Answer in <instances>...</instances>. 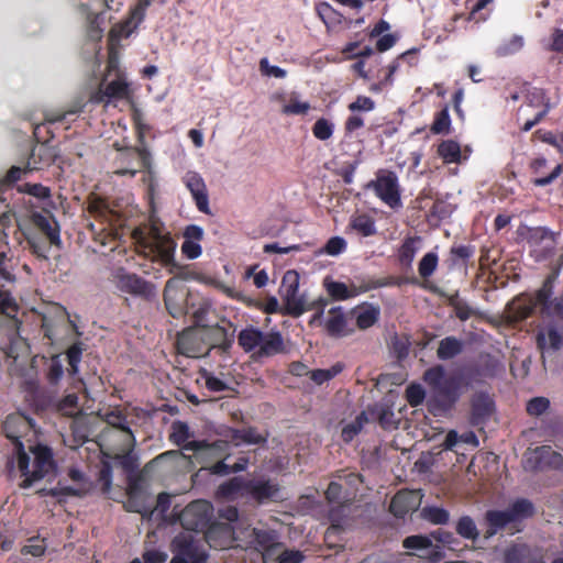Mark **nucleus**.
Returning <instances> with one entry per match:
<instances>
[{"label":"nucleus","instance_id":"obj_12","mask_svg":"<svg viewBox=\"0 0 563 563\" xmlns=\"http://www.w3.org/2000/svg\"><path fill=\"white\" fill-rule=\"evenodd\" d=\"M87 211L95 220L87 224V233L92 240V244L88 249L98 253V247L106 245V199L93 194L90 195Z\"/></svg>","mask_w":563,"mask_h":563},{"label":"nucleus","instance_id":"obj_55","mask_svg":"<svg viewBox=\"0 0 563 563\" xmlns=\"http://www.w3.org/2000/svg\"><path fill=\"white\" fill-rule=\"evenodd\" d=\"M299 280H300V276H299L298 272H296L294 269L287 271L284 274L283 279H282V285H280L282 295L285 292L298 291L299 290Z\"/></svg>","mask_w":563,"mask_h":563},{"label":"nucleus","instance_id":"obj_25","mask_svg":"<svg viewBox=\"0 0 563 563\" xmlns=\"http://www.w3.org/2000/svg\"><path fill=\"white\" fill-rule=\"evenodd\" d=\"M279 492V486L269 479H249L246 481V494L257 503L274 499Z\"/></svg>","mask_w":563,"mask_h":563},{"label":"nucleus","instance_id":"obj_61","mask_svg":"<svg viewBox=\"0 0 563 563\" xmlns=\"http://www.w3.org/2000/svg\"><path fill=\"white\" fill-rule=\"evenodd\" d=\"M346 250V241L341 236H332L323 247V252L331 256H336Z\"/></svg>","mask_w":563,"mask_h":563},{"label":"nucleus","instance_id":"obj_38","mask_svg":"<svg viewBox=\"0 0 563 563\" xmlns=\"http://www.w3.org/2000/svg\"><path fill=\"white\" fill-rule=\"evenodd\" d=\"M349 227L362 236H372L376 234L375 220L366 213L352 217Z\"/></svg>","mask_w":563,"mask_h":563},{"label":"nucleus","instance_id":"obj_35","mask_svg":"<svg viewBox=\"0 0 563 563\" xmlns=\"http://www.w3.org/2000/svg\"><path fill=\"white\" fill-rule=\"evenodd\" d=\"M242 492L246 493V481L242 477L235 476L222 483L218 487L217 496L228 500H233Z\"/></svg>","mask_w":563,"mask_h":563},{"label":"nucleus","instance_id":"obj_51","mask_svg":"<svg viewBox=\"0 0 563 563\" xmlns=\"http://www.w3.org/2000/svg\"><path fill=\"white\" fill-rule=\"evenodd\" d=\"M200 377L205 380L207 389L212 393H221L230 389L229 385L224 380L214 376L211 372L205 368L200 371Z\"/></svg>","mask_w":563,"mask_h":563},{"label":"nucleus","instance_id":"obj_27","mask_svg":"<svg viewBox=\"0 0 563 563\" xmlns=\"http://www.w3.org/2000/svg\"><path fill=\"white\" fill-rule=\"evenodd\" d=\"M324 329L330 336L334 338L346 336L353 332V329L347 327V319L341 307H334L329 310Z\"/></svg>","mask_w":563,"mask_h":563},{"label":"nucleus","instance_id":"obj_43","mask_svg":"<svg viewBox=\"0 0 563 563\" xmlns=\"http://www.w3.org/2000/svg\"><path fill=\"white\" fill-rule=\"evenodd\" d=\"M128 501L126 508L129 511L141 514L142 516H150L153 508L147 505V494H126Z\"/></svg>","mask_w":563,"mask_h":563},{"label":"nucleus","instance_id":"obj_37","mask_svg":"<svg viewBox=\"0 0 563 563\" xmlns=\"http://www.w3.org/2000/svg\"><path fill=\"white\" fill-rule=\"evenodd\" d=\"M455 531L463 539L471 540L473 542H476L479 538V531L475 520L467 515L459 518L455 525Z\"/></svg>","mask_w":563,"mask_h":563},{"label":"nucleus","instance_id":"obj_52","mask_svg":"<svg viewBox=\"0 0 563 563\" xmlns=\"http://www.w3.org/2000/svg\"><path fill=\"white\" fill-rule=\"evenodd\" d=\"M523 37L520 35L511 36L507 42L497 47V55L506 57L518 53L523 47Z\"/></svg>","mask_w":563,"mask_h":563},{"label":"nucleus","instance_id":"obj_17","mask_svg":"<svg viewBox=\"0 0 563 563\" xmlns=\"http://www.w3.org/2000/svg\"><path fill=\"white\" fill-rule=\"evenodd\" d=\"M114 100H123L130 103L133 109V120L137 122L140 111L134 104V90L126 78L125 71H119L114 79L108 81V104Z\"/></svg>","mask_w":563,"mask_h":563},{"label":"nucleus","instance_id":"obj_31","mask_svg":"<svg viewBox=\"0 0 563 563\" xmlns=\"http://www.w3.org/2000/svg\"><path fill=\"white\" fill-rule=\"evenodd\" d=\"M31 219L34 227L47 238L49 244L60 245L59 227L56 221L38 212L33 213Z\"/></svg>","mask_w":563,"mask_h":563},{"label":"nucleus","instance_id":"obj_53","mask_svg":"<svg viewBox=\"0 0 563 563\" xmlns=\"http://www.w3.org/2000/svg\"><path fill=\"white\" fill-rule=\"evenodd\" d=\"M212 338L214 342V346L228 351L233 343V334H229L227 329L223 327H214L212 329Z\"/></svg>","mask_w":563,"mask_h":563},{"label":"nucleus","instance_id":"obj_48","mask_svg":"<svg viewBox=\"0 0 563 563\" xmlns=\"http://www.w3.org/2000/svg\"><path fill=\"white\" fill-rule=\"evenodd\" d=\"M527 106L537 108L538 111L547 108L548 113L550 110V103L545 96V91L541 88L530 89L527 93Z\"/></svg>","mask_w":563,"mask_h":563},{"label":"nucleus","instance_id":"obj_2","mask_svg":"<svg viewBox=\"0 0 563 563\" xmlns=\"http://www.w3.org/2000/svg\"><path fill=\"white\" fill-rule=\"evenodd\" d=\"M423 380L430 388L427 408L433 416L450 411L461 396L463 379L459 375L446 376L442 365H434L423 373Z\"/></svg>","mask_w":563,"mask_h":563},{"label":"nucleus","instance_id":"obj_39","mask_svg":"<svg viewBox=\"0 0 563 563\" xmlns=\"http://www.w3.org/2000/svg\"><path fill=\"white\" fill-rule=\"evenodd\" d=\"M179 285H180V280L179 278L177 277H172L169 278L166 284H165V287H164V291H163V299H164V303L167 308V310L169 311V313L173 316V317H177L178 314L181 313V309L180 308H173V302L174 300L176 299L177 297V292L179 290Z\"/></svg>","mask_w":563,"mask_h":563},{"label":"nucleus","instance_id":"obj_20","mask_svg":"<svg viewBox=\"0 0 563 563\" xmlns=\"http://www.w3.org/2000/svg\"><path fill=\"white\" fill-rule=\"evenodd\" d=\"M59 163H63L59 151L47 143H41L32 148L27 159V168L30 170H41Z\"/></svg>","mask_w":563,"mask_h":563},{"label":"nucleus","instance_id":"obj_63","mask_svg":"<svg viewBox=\"0 0 563 563\" xmlns=\"http://www.w3.org/2000/svg\"><path fill=\"white\" fill-rule=\"evenodd\" d=\"M351 112H369L375 109V101L366 96H357L356 99L347 106Z\"/></svg>","mask_w":563,"mask_h":563},{"label":"nucleus","instance_id":"obj_23","mask_svg":"<svg viewBox=\"0 0 563 563\" xmlns=\"http://www.w3.org/2000/svg\"><path fill=\"white\" fill-rule=\"evenodd\" d=\"M402 545L406 549L424 551L420 556L430 563H440L444 559L443 550L439 545H433L430 536H409L404 540Z\"/></svg>","mask_w":563,"mask_h":563},{"label":"nucleus","instance_id":"obj_47","mask_svg":"<svg viewBox=\"0 0 563 563\" xmlns=\"http://www.w3.org/2000/svg\"><path fill=\"white\" fill-rule=\"evenodd\" d=\"M367 418L364 412H361L355 420L347 423L342 428L341 437L345 443H350L362 431Z\"/></svg>","mask_w":563,"mask_h":563},{"label":"nucleus","instance_id":"obj_18","mask_svg":"<svg viewBox=\"0 0 563 563\" xmlns=\"http://www.w3.org/2000/svg\"><path fill=\"white\" fill-rule=\"evenodd\" d=\"M563 466V456L549 445L536 448L526 459V467L537 471Z\"/></svg>","mask_w":563,"mask_h":563},{"label":"nucleus","instance_id":"obj_9","mask_svg":"<svg viewBox=\"0 0 563 563\" xmlns=\"http://www.w3.org/2000/svg\"><path fill=\"white\" fill-rule=\"evenodd\" d=\"M170 441L177 445H183L185 450L192 451L196 454H210L216 456H222L229 448L228 442L218 440L209 443L206 440H194L189 441L190 437L189 428L185 422L176 421L172 427Z\"/></svg>","mask_w":563,"mask_h":563},{"label":"nucleus","instance_id":"obj_36","mask_svg":"<svg viewBox=\"0 0 563 563\" xmlns=\"http://www.w3.org/2000/svg\"><path fill=\"white\" fill-rule=\"evenodd\" d=\"M463 343L455 336H446L442 339L439 343L437 350L438 358L442 361L451 360L462 353Z\"/></svg>","mask_w":563,"mask_h":563},{"label":"nucleus","instance_id":"obj_14","mask_svg":"<svg viewBox=\"0 0 563 563\" xmlns=\"http://www.w3.org/2000/svg\"><path fill=\"white\" fill-rule=\"evenodd\" d=\"M128 21H130V12L122 21L113 24L108 32V77L111 76L112 73L118 74L122 71L119 68V42L122 38H128L142 23L133 20L125 26V22Z\"/></svg>","mask_w":563,"mask_h":563},{"label":"nucleus","instance_id":"obj_16","mask_svg":"<svg viewBox=\"0 0 563 563\" xmlns=\"http://www.w3.org/2000/svg\"><path fill=\"white\" fill-rule=\"evenodd\" d=\"M284 303H285V314H289L291 317H299L303 312L308 310L316 309L317 313L312 317L311 322H314L317 319H320L323 314V309L328 305V300L324 298H320L311 303H307V300L303 295L298 291L285 292L282 295Z\"/></svg>","mask_w":563,"mask_h":563},{"label":"nucleus","instance_id":"obj_56","mask_svg":"<svg viewBox=\"0 0 563 563\" xmlns=\"http://www.w3.org/2000/svg\"><path fill=\"white\" fill-rule=\"evenodd\" d=\"M58 410L62 415L73 417L78 411V396L69 394L58 402Z\"/></svg>","mask_w":563,"mask_h":563},{"label":"nucleus","instance_id":"obj_57","mask_svg":"<svg viewBox=\"0 0 563 563\" xmlns=\"http://www.w3.org/2000/svg\"><path fill=\"white\" fill-rule=\"evenodd\" d=\"M474 247L471 245L452 246L450 250V260L453 264L462 261L464 264L473 256Z\"/></svg>","mask_w":563,"mask_h":563},{"label":"nucleus","instance_id":"obj_41","mask_svg":"<svg viewBox=\"0 0 563 563\" xmlns=\"http://www.w3.org/2000/svg\"><path fill=\"white\" fill-rule=\"evenodd\" d=\"M419 240V236H408L404 240L398 251V261L402 266H411L417 252L416 243Z\"/></svg>","mask_w":563,"mask_h":563},{"label":"nucleus","instance_id":"obj_40","mask_svg":"<svg viewBox=\"0 0 563 563\" xmlns=\"http://www.w3.org/2000/svg\"><path fill=\"white\" fill-rule=\"evenodd\" d=\"M438 154L446 164L460 163L461 146L454 140H445L439 144Z\"/></svg>","mask_w":563,"mask_h":563},{"label":"nucleus","instance_id":"obj_15","mask_svg":"<svg viewBox=\"0 0 563 563\" xmlns=\"http://www.w3.org/2000/svg\"><path fill=\"white\" fill-rule=\"evenodd\" d=\"M113 280L120 291L133 297L148 300L155 296V286L151 282L122 267L115 271Z\"/></svg>","mask_w":563,"mask_h":563},{"label":"nucleus","instance_id":"obj_32","mask_svg":"<svg viewBox=\"0 0 563 563\" xmlns=\"http://www.w3.org/2000/svg\"><path fill=\"white\" fill-rule=\"evenodd\" d=\"M537 307L539 306L532 299V295H520L515 298L510 305L514 319L517 321H522L531 317Z\"/></svg>","mask_w":563,"mask_h":563},{"label":"nucleus","instance_id":"obj_8","mask_svg":"<svg viewBox=\"0 0 563 563\" xmlns=\"http://www.w3.org/2000/svg\"><path fill=\"white\" fill-rule=\"evenodd\" d=\"M32 429V420L22 413L9 415L2 423L4 435L12 441L13 454L16 459L19 471H27L30 461L29 454L24 450L22 438H24Z\"/></svg>","mask_w":563,"mask_h":563},{"label":"nucleus","instance_id":"obj_44","mask_svg":"<svg viewBox=\"0 0 563 563\" xmlns=\"http://www.w3.org/2000/svg\"><path fill=\"white\" fill-rule=\"evenodd\" d=\"M421 517L433 525H445L450 520V512L443 507L427 506L422 508Z\"/></svg>","mask_w":563,"mask_h":563},{"label":"nucleus","instance_id":"obj_4","mask_svg":"<svg viewBox=\"0 0 563 563\" xmlns=\"http://www.w3.org/2000/svg\"><path fill=\"white\" fill-rule=\"evenodd\" d=\"M536 514L534 505L527 498H517L506 509H489L484 515V539L489 540L497 533L509 529L510 534L520 532L518 527L523 520Z\"/></svg>","mask_w":563,"mask_h":563},{"label":"nucleus","instance_id":"obj_21","mask_svg":"<svg viewBox=\"0 0 563 563\" xmlns=\"http://www.w3.org/2000/svg\"><path fill=\"white\" fill-rule=\"evenodd\" d=\"M504 563H545L540 548H531L526 543H515L504 553Z\"/></svg>","mask_w":563,"mask_h":563},{"label":"nucleus","instance_id":"obj_5","mask_svg":"<svg viewBox=\"0 0 563 563\" xmlns=\"http://www.w3.org/2000/svg\"><path fill=\"white\" fill-rule=\"evenodd\" d=\"M131 420L126 409L114 408L108 411V439L112 438L110 428L121 431L122 448L121 453L111 454L108 452V461L114 460L129 475L139 470V457L134 453L135 438L130 428Z\"/></svg>","mask_w":563,"mask_h":563},{"label":"nucleus","instance_id":"obj_64","mask_svg":"<svg viewBox=\"0 0 563 563\" xmlns=\"http://www.w3.org/2000/svg\"><path fill=\"white\" fill-rule=\"evenodd\" d=\"M22 192L29 194L33 197H36L38 199H47L51 197V190L48 187L43 186L42 184H24L22 189Z\"/></svg>","mask_w":563,"mask_h":563},{"label":"nucleus","instance_id":"obj_54","mask_svg":"<svg viewBox=\"0 0 563 563\" xmlns=\"http://www.w3.org/2000/svg\"><path fill=\"white\" fill-rule=\"evenodd\" d=\"M426 398V391L419 384H411L406 388V399L411 407L422 405Z\"/></svg>","mask_w":563,"mask_h":563},{"label":"nucleus","instance_id":"obj_7","mask_svg":"<svg viewBox=\"0 0 563 563\" xmlns=\"http://www.w3.org/2000/svg\"><path fill=\"white\" fill-rule=\"evenodd\" d=\"M235 540L242 541L246 549L261 553L264 563L273 561L283 545L277 531L269 528L249 527L240 531Z\"/></svg>","mask_w":563,"mask_h":563},{"label":"nucleus","instance_id":"obj_33","mask_svg":"<svg viewBox=\"0 0 563 563\" xmlns=\"http://www.w3.org/2000/svg\"><path fill=\"white\" fill-rule=\"evenodd\" d=\"M262 340L263 331L253 325L241 330L238 335V343L246 353H255L260 349Z\"/></svg>","mask_w":563,"mask_h":563},{"label":"nucleus","instance_id":"obj_29","mask_svg":"<svg viewBox=\"0 0 563 563\" xmlns=\"http://www.w3.org/2000/svg\"><path fill=\"white\" fill-rule=\"evenodd\" d=\"M229 438L235 445L245 444H265L268 439V432L260 433L255 427H246L242 429H229Z\"/></svg>","mask_w":563,"mask_h":563},{"label":"nucleus","instance_id":"obj_13","mask_svg":"<svg viewBox=\"0 0 563 563\" xmlns=\"http://www.w3.org/2000/svg\"><path fill=\"white\" fill-rule=\"evenodd\" d=\"M34 454L33 470L20 471L23 481L20 483L21 488H30L35 482L42 479L55 470V462L53 459V451L51 448L37 444L32 450Z\"/></svg>","mask_w":563,"mask_h":563},{"label":"nucleus","instance_id":"obj_24","mask_svg":"<svg viewBox=\"0 0 563 563\" xmlns=\"http://www.w3.org/2000/svg\"><path fill=\"white\" fill-rule=\"evenodd\" d=\"M421 497L415 490L402 489L396 493L389 504V511L397 518H405L418 509Z\"/></svg>","mask_w":563,"mask_h":563},{"label":"nucleus","instance_id":"obj_34","mask_svg":"<svg viewBox=\"0 0 563 563\" xmlns=\"http://www.w3.org/2000/svg\"><path fill=\"white\" fill-rule=\"evenodd\" d=\"M537 346L540 351L545 350L558 351L562 345V336L555 328H548L545 331L541 330L536 336Z\"/></svg>","mask_w":563,"mask_h":563},{"label":"nucleus","instance_id":"obj_45","mask_svg":"<svg viewBox=\"0 0 563 563\" xmlns=\"http://www.w3.org/2000/svg\"><path fill=\"white\" fill-rule=\"evenodd\" d=\"M451 130V118L449 113V106L445 104L443 109L434 114L431 125V131L434 134H449Z\"/></svg>","mask_w":563,"mask_h":563},{"label":"nucleus","instance_id":"obj_60","mask_svg":"<svg viewBox=\"0 0 563 563\" xmlns=\"http://www.w3.org/2000/svg\"><path fill=\"white\" fill-rule=\"evenodd\" d=\"M305 555L299 550H284L277 552L275 559L277 563H302Z\"/></svg>","mask_w":563,"mask_h":563},{"label":"nucleus","instance_id":"obj_10","mask_svg":"<svg viewBox=\"0 0 563 563\" xmlns=\"http://www.w3.org/2000/svg\"><path fill=\"white\" fill-rule=\"evenodd\" d=\"M213 508L207 500H195L188 504L179 516L181 526L189 531H203L208 529L206 537L211 540L214 527L210 526Z\"/></svg>","mask_w":563,"mask_h":563},{"label":"nucleus","instance_id":"obj_59","mask_svg":"<svg viewBox=\"0 0 563 563\" xmlns=\"http://www.w3.org/2000/svg\"><path fill=\"white\" fill-rule=\"evenodd\" d=\"M153 0H137V2L130 9V21L125 22V26L131 21L143 22L145 19L146 10Z\"/></svg>","mask_w":563,"mask_h":563},{"label":"nucleus","instance_id":"obj_50","mask_svg":"<svg viewBox=\"0 0 563 563\" xmlns=\"http://www.w3.org/2000/svg\"><path fill=\"white\" fill-rule=\"evenodd\" d=\"M324 286L328 294L334 300H346L353 296V294L349 290L347 286L341 282H328L324 280Z\"/></svg>","mask_w":563,"mask_h":563},{"label":"nucleus","instance_id":"obj_1","mask_svg":"<svg viewBox=\"0 0 563 563\" xmlns=\"http://www.w3.org/2000/svg\"><path fill=\"white\" fill-rule=\"evenodd\" d=\"M99 7L96 8L97 12H93V8L89 3H82L80 5L81 12L87 15L88 25H87V42H86V51L93 52V60H92V77L89 79V101L91 102H102L106 98V68L102 69V56H101V45L99 44L102 36L103 30L101 24L102 12L106 8V0H97Z\"/></svg>","mask_w":563,"mask_h":563},{"label":"nucleus","instance_id":"obj_62","mask_svg":"<svg viewBox=\"0 0 563 563\" xmlns=\"http://www.w3.org/2000/svg\"><path fill=\"white\" fill-rule=\"evenodd\" d=\"M550 407V401L545 397H534L527 404V411L531 416H540Z\"/></svg>","mask_w":563,"mask_h":563},{"label":"nucleus","instance_id":"obj_42","mask_svg":"<svg viewBox=\"0 0 563 563\" xmlns=\"http://www.w3.org/2000/svg\"><path fill=\"white\" fill-rule=\"evenodd\" d=\"M379 309L373 305L362 308L356 314V325L361 330L373 327L379 319Z\"/></svg>","mask_w":563,"mask_h":563},{"label":"nucleus","instance_id":"obj_58","mask_svg":"<svg viewBox=\"0 0 563 563\" xmlns=\"http://www.w3.org/2000/svg\"><path fill=\"white\" fill-rule=\"evenodd\" d=\"M0 312L8 317H14L18 312V305L9 291L0 290Z\"/></svg>","mask_w":563,"mask_h":563},{"label":"nucleus","instance_id":"obj_22","mask_svg":"<svg viewBox=\"0 0 563 563\" xmlns=\"http://www.w3.org/2000/svg\"><path fill=\"white\" fill-rule=\"evenodd\" d=\"M184 184L190 191L197 209L206 214H210L209 197L203 178L197 172H187L183 178Z\"/></svg>","mask_w":563,"mask_h":563},{"label":"nucleus","instance_id":"obj_49","mask_svg":"<svg viewBox=\"0 0 563 563\" xmlns=\"http://www.w3.org/2000/svg\"><path fill=\"white\" fill-rule=\"evenodd\" d=\"M439 257L434 252H429L420 260L418 264L419 275L427 279L429 278L438 267Z\"/></svg>","mask_w":563,"mask_h":563},{"label":"nucleus","instance_id":"obj_19","mask_svg":"<svg viewBox=\"0 0 563 563\" xmlns=\"http://www.w3.org/2000/svg\"><path fill=\"white\" fill-rule=\"evenodd\" d=\"M174 554L191 560V563H206L207 554L200 549L199 542L190 533H179L172 542Z\"/></svg>","mask_w":563,"mask_h":563},{"label":"nucleus","instance_id":"obj_11","mask_svg":"<svg viewBox=\"0 0 563 563\" xmlns=\"http://www.w3.org/2000/svg\"><path fill=\"white\" fill-rule=\"evenodd\" d=\"M376 178L371 180L367 189H372L385 205L391 209L401 207V190L397 174L390 169L380 168L376 172Z\"/></svg>","mask_w":563,"mask_h":563},{"label":"nucleus","instance_id":"obj_3","mask_svg":"<svg viewBox=\"0 0 563 563\" xmlns=\"http://www.w3.org/2000/svg\"><path fill=\"white\" fill-rule=\"evenodd\" d=\"M131 238L142 257L168 267L169 273L177 267L174 257L176 242L169 233L163 234L156 225H140L133 229Z\"/></svg>","mask_w":563,"mask_h":563},{"label":"nucleus","instance_id":"obj_26","mask_svg":"<svg viewBox=\"0 0 563 563\" xmlns=\"http://www.w3.org/2000/svg\"><path fill=\"white\" fill-rule=\"evenodd\" d=\"M286 353L284 338L279 331L263 332V340L255 356L258 358L272 357L277 354Z\"/></svg>","mask_w":563,"mask_h":563},{"label":"nucleus","instance_id":"obj_6","mask_svg":"<svg viewBox=\"0 0 563 563\" xmlns=\"http://www.w3.org/2000/svg\"><path fill=\"white\" fill-rule=\"evenodd\" d=\"M42 330L51 344H57L79 335L77 324L70 319L65 307L53 305L42 314Z\"/></svg>","mask_w":563,"mask_h":563},{"label":"nucleus","instance_id":"obj_46","mask_svg":"<svg viewBox=\"0 0 563 563\" xmlns=\"http://www.w3.org/2000/svg\"><path fill=\"white\" fill-rule=\"evenodd\" d=\"M313 136L319 141H328L333 136L334 123L327 118H319L311 128Z\"/></svg>","mask_w":563,"mask_h":563},{"label":"nucleus","instance_id":"obj_30","mask_svg":"<svg viewBox=\"0 0 563 563\" xmlns=\"http://www.w3.org/2000/svg\"><path fill=\"white\" fill-rule=\"evenodd\" d=\"M494 411V400L485 393H477L472 399V422L478 424L487 420Z\"/></svg>","mask_w":563,"mask_h":563},{"label":"nucleus","instance_id":"obj_28","mask_svg":"<svg viewBox=\"0 0 563 563\" xmlns=\"http://www.w3.org/2000/svg\"><path fill=\"white\" fill-rule=\"evenodd\" d=\"M561 267H554L552 272L545 277L540 289L532 295V299L541 307V312L549 311L550 305L553 301L552 295L554 284L560 276Z\"/></svg>","mask_w":563,"mask_h":563}]
</instances>
